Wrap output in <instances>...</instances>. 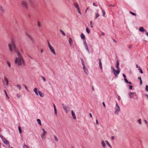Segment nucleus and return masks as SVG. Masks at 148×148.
Wrapping results in <instances>:
<instances>
[{"mask_svg":"<svg viewBox=\"0 0 148 148\" xmlns=\"http://www.w3.org/2000/svg\"><path fill=\"white\" fill-rule=\"evenodd\" d=\"M132 45H130L128 46V48L129 49H130L132 48Z\"/></svg>","mask_w":148,"mask_h":148,"instance_id":"obj_58","label":"nucleus"},{"mask_svg":"<svg viewBox=\"0 0 148 148\" xmlns=\"http://www.w3.org/2000/svg\"><path fill=\"white\" fill-rule=\"evenodd\" d=\"M81 62H82V65L83 66V70H85L86 69V68L85 64H84L83 60L82 59V60L81 61Z\"/></svg>","mask_w":148,"mask_h":148,"instance_id":"obj_20","label":"nucleus"},{"mask_svg":"<svg viewBox=\"0 0 148 148\" xmlns=\"http://www.w3.org/2000/svg\"><path fill=\"white\" fill-rule=\"evenodd\" d=\"M28 56L29 57V58H30V59H32L33 60V58L32 57H31V56Z\"/></svg>","mask_w":148,"mask_h":148,"instance_id":"obj_60","label":"nucleus"},{"mask_svg":"<svg viewBox=\"0 0 148 148\" xmlns=\"http://www.w3.org/2000/svg\"><path fill=\"white\" fill-rule=\"evenodd\" d=\"M139 30L140 31L142 32H146L147 30L145 29L143 27H141L139 29Z\"/></svg>","mask_w":148,"mask_h":148,"instance_id":"obj_11","label":"nucleus"},{"mask_svg":"<svg viewBox=\"0 0 148 148\" xmlns=\"http://www.w3.org/2000/svg\"><path fill=\"white\" fill-rule=\"evenodd\" d=\"M7 63L9 67L10 68L11 67V65L10 63L9 62L7 61Z\"/></svg>","mask_w":148,"mask_h":148,"instance_id":"obj_35","label":"nucleus"},{"mask_svg":"<svg viewBox=\"0 0 148 148\" xmlns=\"http://www.w3.org/2000/svg\"><path fill=\"white\" fill-rule=\"evenodd\" d=\"M37 88H34V91L35 92V93H36V94L37 95H38V92H37Z\"/></svg>","mask_w":148,"mask_h":148,"instance_id":"obj_25","label":"nucleus"},{"mask_svg":"<svg viewBox=\"0 0 148 148\" xmlns=\"http://www.w3.org/2000/svg\"><path fill=\"white\" fill-rule=\"evenodd\" d=\"M74 5L75 8L77 9L79 8L78 4L77 3H74Z\"/></svg>","mask_w":148,"mask_h":148,"instance_id":"obj_21","label":"nucleus"},{"mask_svg":"<svg viewBox=\"0 0 148 148\" xmlns=\"http://www.w3.org/2000/svg\"><path fill=\"white\" fill-rule=\"evenodd\" d=\"M26 35L30 39L32 42L33 43H35V41L34 38L30 34L28 33H26Z\"/></svg>","mask_w":148,"mask_h":148,"instance_id":"obj_5","label":"nucleus"},{"mask_svg":"<svg viewBox=\"0 0 148 148\" xmlns=\"http://www.w3.org/2000/svg\"><path fill=\"white\" fill-rule=\"evenodd\" d=\"M54 137L55 140L56 142H57L58 140V138H57V137L55 135L54 136Z\"/></svg>","mask_w":148,"mask_h":148,"instance_id":"obj_42","label":"nucleus"},{"mask_svg":"<svg viewBox=\"0 0 148 148\" xmlns=\"http://www.w3.org/2000/svg\"><path fill=\"white\" fill-rule=\"evenodd\" d=\"M54 110V114L56 115V116H57V110Z\"/></svg>","mask_w":148,"mask_h":148,"instance_id":"obj_48","label":"nucleus"},{"mask_svg":"<svg viewBox=\"0 0 148 148\" xmlns=\"http://www.w3.org/2000/svg\"><path fill=\"white\" fill-rule=\"evenodd\" d=\"M145 90L147 91H148V86L147 85H146Z\"/></svg>","mask_w":148,"mask_h":148,"instance_id":"obj_46","label":"nucleus"},{"mask_svg":"<svg viewBox=\"0 0 148 148\" xmlns=\"http://www.w3.org/2000/svg\"><path fill=\"white\" fill-rule=\"evenodd\" d=\"M77 11H78V12L80 14H82V13H81L80 10V9H79V8H78L77 9Z\"/></svg>","mask_w":148,"mask_h":148,"instance_id":"obj_31","label":"nucleus"},{"mask_svg":"<svg viewBox=\"0 0 148 148\" xmlns=\"http://www.w3.org/2000/svg\"><path fill=\"white\" fill-rule=\"evenodd\" d=\"M4 92L5 94V95L6 96V97H7L8 98V99H9V97L8 96V95H7V94L6 92V90H4Z\"/></svg>","mask_w":148,"mask_h":148,"instance_id":"obj_39","label":"nucleus"},{"mask_svg":"<svg viewBox=\"0 0 148 148\" xmlns=\"http://www.w3.org/2000/svg\"><path fill=\"white\" fill-rule=\"evenodd\" d=\"M136 68H140V67L139 66H138V64H136Z\"/></svg>","mask_w":148,"mask_h":148,"instance_id":"obj_55","label":"nucleus"},{"mask_svg":"<svg viewBox=\"0 0 148 148\" xmlns=\"http://www.w3.org/2000/svg\"><path fill=\"white\" fill-rule=\"evenodd\" d=\"M105 142H106L107 145L110 148H112V146L110 145L109 144L108 142V141L105 140Z\"/></svg>","mask_w":148,"mask_h":148,"instance_id":"obj_23","label":"nucleus"},{"mask_svg":"<svg viewBox=\"0 0 148 148\" xmlns=\"http://www.w3.org/2000/svg\"><path fill=\"white\" fill-rule=\"evenodd\" d=\"M111 69H112V71H113V72H114V75L115 76V77H117V76L116 75V74L115 73L116 71L115 70V69L112 66L111 67Z\"/></svg>","mask_w":148,"mask_h":148,"instance_id":"obj_13","label":"nucleus"},{"mask_svg":"<svg viewBox=\"0 0 148 148\" xmlns=\"http://www.w3.org/2000/svg\"><path fill=\"white\" fill-rule=\"evenodd\" d=\"M130 13L132 15H134V16H136V14L135 13H133V12H132L131 11H130Z\"/></svg>","mask_w":148,"mask_h":148,"instance_id":"obj_45","label":"nucleus"},{"mask_svg":"<svg viewBox=\"0 0 148 148\" xmlns=\"http://www.w3.org/2000/svg\"><path fill=\"white\" fill-rule=\"evenodd\" d=\"M21 5L25 8L27 9L28 8L27 2L24 0H22L21 2Z\"/></svg>","mask_w":148,"mask_h":148,"instance_id":"obj_3","label":"nucleus"},{"mask_svg":"<svg viewBox=\"0 0 148 148\" xmlns=\"http://www.w3.org/2000/svg\"><path fill=\"white\" fill-rule=\"evenodd\" d=\"M109 6H110H110H112V7H114L115 6V5H112V4H110L109 5Z\"/></svg>","mask_w":148,"mask_h":148,"instance_id":"obj_49","label":"nucleus"},{"mask_svg":"<svg viewBox=\"0 0 148 148\" xmlns=\"http://www.w3.org/2000/svg\"><path fill=\"white\" fill-rule=\"evenodd\" d=\"M138 79L140 80V84H142V81L141 80V79L140 76L138 77Z\"/></svg>","mask_w":148,"mask_h":148,"instance_id":"obj_30","label":"nucleus"},{"mask_svg":"<svg viewBox=\"0 0 148 148\" xmlns=\"http://www.w3.org/2000/svg\"><path fill=\"white\" fill-rule=\"evenodd\" d=\"M16 97L18 98H19L20 97V96L18 94H16Z\"/></svg>","mask_w":148,"mask_h":148,"instance_id":"obj_54","label":"nucleus"},{"mask_svg":"<svg viewBox=\"0 0 148 148\" xmlns=\"http://www.w3.org/2000/svg\"><path fill=\"white\" fill-rule=\"evenodd\" d=\"M38 93L40 97H43L44 96V94L43 93L41 92L40 91H38Z\"/></svg>","mask_w":148,"mask_h":148,"instance_id":"obj_19","label":"nucleus"},{"mask_svg":"<svg viewBox=\"0 0 148 148\" xmlns=\"http://www.w3.org/2000/svg\"><path fill=\"white\" fill-rule=\"evenodd\" d=\"M26 35L30 39L32 42L33 43H35V41L34 38L30 34L28 33H26Z\"/></svg>","mask_w":148,"mask_h":148,"instance_id":"obj_6","label":"nucleus"},{"mask_svg":"<svg viewBox=\"0 0 148 148\" xmlns=\"http://www.w3.org/2000/svg\"><path fill=\"white\" fill-rule=\"evenodd\" d=\"M48 44L49 47L51 46V45L50 44L48 41Z\"/></svg>","mask_w":148,"mask_h":148,"instance_id":"obj_52","label":"nucleus"},{"mask_svg":"<svg viewBox=\"0 0 148 148\" xmlns=\"http://www.w3.org/2000/svg\"><path fill=\"white\" fill-rule=\"evenodd\" d=\"M93 5L94 6H96V7H97V5H95V3H93Z\"/></svg>","mask_w":148,"mask_h":148,"instance_id":"obj_62","label":"nucleus"},{"mask_svg":"<svg viewBox=\"0 0 148 148\" xmlns=\"http://www.w3.org/2000/svg\"><path fill=\"white\" fill-rule=\"evenodd\" d=\"M37 121L39 125L40 126L42 125L41 121L40 119H37Z\"/></svg>","mask_w":148,"mask_h":148,"instance_id":"obj_24","label":"nucleus"},{"mask_svg":"<svg viewBox=\"0 0 148 148\" xmlns=\"http://www.w3.org/2000/svg\"><path fill=\"white\" fill-rule=\"evenodd\" d=\"M53 107H54V110H56L55 105H54V103H53Z\"/></svg>","mask_w":148,"mask_h":148,"instance_id":"obj_56","label":"nucleus"},{"mask_svg":"<svg viewBox=\"0 0 148 148\" xmlns=\"http://www.w3.org/2000/svg\"><path fill=\"white\" fill-rule=\"evenodd\" d=\"M80 36L82 39H85V36L84 35V34L83 33H82L81 34Z\"/></svg>","mask_w":148,"mask_h":148,"instance_id":"obj_22","label":"nucleus"},{"mask_svg":"<svg viewBox=\"0 0 148 148\" xmlns=\"http://www.w3.org/2000/svg\"><path fill=\"white\" fill-rule=\"evenodd\" d=\"M49 48L51 52H52L54 54L56 55V52L53 47L52 46H51L49 47Z\"/></svg>","mask_w":148,"mask_h":148,"instance_id":"obj_8","label":"nucleus"},{"mask_svg":"<svg viewBox=\"0 0 148 148\" xmlns=\"http://www.w3.org/2000/svg\"><path fill=\"white\" fill-rule=\"evenodd\" d=\"M116 68H117L118 69H119V63L118 60L116 61Z\"/></svg>","mask_w":148,"mask_h":148,"instance_id":"obj_16","label":"nucleus"},{"mask_svg":"<svg viewBox=\"0 0 148 148\" xmlns=\"http://www.w3.org/2000/svg\"><path fill=\"white\" fill-rule=\"evenodd\" d=\"M47 134V132H43V133L41 134V136L43 140H44L45 138V136Z\"/></svg>","mask_w":148,"mask_h":148,"instance_id":"obj_7","label":"nucleus"},{"mask_svg":"<svg viewBox=\"0 0 148 148\" xmlns=\"http://www.w3.org/2000/svg\"><path fill=\"white\" fill-rule=\"evenodd\" d=\"M60 31L63 35H64V36H66L65 34L62 30L60 29Z\"/></svg>","mask_w":148,"mask_h":148,"instance_id":"obj_29","label":"nucleus"},{"mask_svg":"<svg viewBox=\"0 0 148 148\" xmlns=\"http://www.w3.org/2000/svg\"><path fill=\"white\" fill-rule=\"evenodd\" d=\"M2 138V140L3 141V142L4 144L6 145L9 144V142L5 138Z\"/></svg>","mask_w":148,"mask_h":148,"instance_id":"obj_9","label":"nucleus"},{"mask_svg":"<svg viewBox=\"0 0 148 148\" xmlns=\"http://www.w3.org/2000/svg\"><path fill=\"white\" fill-rule=\"evenodd\" d=\"M17 87L19 89V90H21V86L19 84H17Z\"/></svg>","mask_w":148,"mask_h":148,"instance_id":"obj_40","label":"nucleus"},{"mask_svg":"<svg viewBox=\"0 0 148 148\" xmlns=\"http://www.w3.org/2000/svg\"><path fill=\"white\" fill-rule=\"evenodd\" d=\"M124 81H125V82L126 83H127V82H128V80H127V79H126V78H125L124 79Z\"/></svg>","mask_w":148,"mask_h":148,"instance_id":"obj_50","label":"nucleus"},{"mask_svg":"<svg viewBox=\"0 0 148 148\" xmlns=\"http://www.w3.org/2000/svg\"><path fill=\"white\" fill-rule=\"evenodd\" d=\"M0 11L1 12H3L4 11V10L1 6H0Z\"/></svg>","mask_w":148,"mask_h":148,"instance_id":"obj_28","label":"nucleus"},{"mask_svg":"<svg viewBox=\"0 0 148 148\" xmlns=\"http://www.w3.org/2000/svg\"><path fill=\"white\" fill-rule=\"evenodd\" d=\"M144 122L146 124H148V122H147L146 120H145L144 121Z\"/></svg>","mask_w":148,"mask_h":148,"instance_id":"obj_51","label":"nucleus"},{"mask_svg":"<svg viewBox=\"0 0 148 148\" xmlns=\"http://www.w3.org/2000/svg\"><path fill=\"white\" fill-rule=\"evenodd\" d=\"M100 7V8L101 9V11L102 12V14H103V17H105V12L103 10L102 8L99 5Z\"/></svg>","mask_w":148,"mask_h":148,"instance_id":"obj_17","label":"nucleus"},{"mask_svg":"<svg viewBox=\"0 0 148 148\" xmlns=\"http://www.w3.org/2000/svg\"><path fill=\"white\" fill-rule=\"evenodd\" d=\"M71 113L73 118L75 119H76V117L75 112L73 110L71 111Z\"/></svg>","mask_w":148,"mask_h":148,"instance_id":"obj_14","label":"nucleus"},{"mask_svg":"<svg viewBox=\"0 0 148 148\" xmlns=\"http://www.w3.org/2000/svg\"><path fill=\"white\" fill-rule=\"evenodd\" d=\"M99 63L100 69L101 70H102L103 69L102 67V62H101V60L100 58L99 59Z\"/></svg>","mask_w":148,"mask_h":148,"instance_id":"obj_10","label":"nucleus"},{"mask_svg":"<svg viewBox=\"0 0 148 148\" xmlns=\"http://www.w3.org/2000/svg\"><path fill=\"white\" fill-rule=\"evenodd\" d=\"M86 31L88 34L90 33V30L88 27L86 28Z\"/></svg>","mask_w":148,"mask_h":148,"instance_id":"obj_32","label":"nucleus"},{"mask_svg":"<svg viewBox=\"0 0 148 148\" xmlns=\"http://www.w3.org/2000/svg\"><path fill=\"white\" fill-rule=\"evenodd\" d=\"M23 148H29L28 147L25 145H24L23 146Z\"/></svg>","mask_w":148,"mask_h":148,"instance_id":"obj_44","label":"nucleus"},{"mask_svg":"<svg viewBox=\"0 0 148 148\" xmlns=\"http://www.w3.org/2000/svg\"><path fill=\"white\" fill-rule=\"evenodd\" d=\"M24 86H25V89L27 91H28V89H27V87L25 85H24Z\"/></svg>","mask_w":148,"mask_h":148,"instance_id":"obj_53","label":"nucleus"},{"mask_svg":"<svg viewBox=\"0 0 148 148\" xmlns=\"http://www.w3.org/2000/svg\"><path fill=\"white\" fill-rule=\"evenodd\" d=\"M96 124H98V125L99 124V123H98V120L97 119L96 120Z\"/></svg>","mask_w":148,"mask_h":148,"instance_id":"obj_59","label":"nucleus"},{"mask_svg":"<svg viewBox=\"0 0 148 148\" xmlns=\"http://www.w3.org/2000/svg\"><path fill=\"white\" fill-rule=\"evenodd\" d=\"M84 71L85 73L86 74H87L88 73V71L87 69H86L85 70H84Z\"/></svg>","mask_w":148,"mask_h":148,"instance_id":"obj_34","label":"nucleus"},{"mask_svg":"<svg viewBox=\"0 0 148 148\" xmlns=\"http://www.w3.org/2000/svg\"><path fill=\"white\" fill-rule=\"evenodd\" d=\"M41 77L42 79H43V80L44 81V82H45L46 80V79H45V78L43 76H41Z\"/></svg>","mask_w":148,"mask_h":148,"instance_id":"obj_43","label":"nucleus"},{"mask_svg":"<svg viewBox=\"0 0 148 148\" xmlns=\"http://www.w3.org/2000/svg\"><path fill=\"white\" fill-rule=\"evenodd\" d=\"M120 107L118 105L117 103H116V106L114 108V113L115 114H119V113L120 111Z\"/></svg>","mask_w":148,"mask_h":148,"instance_id":"obj_4","label":"nucleus"},{"mask_svg":"<svg viewBox=\"0 0 148 148\" xmlns=\"http://www.w3.org/2000/svg\"><path fill=\"white\" fill-rule=\"evenodd\" d=\"M138 123H139V124L140 125H141V124L142 123H141V119H139L138 120Z\"/></svg>","mask_w":148,"mask_h":148,"instance_id":"obj_36","label":"nucleus"},{"mask_svg":"<svg viewBox=\"0 0 148 148\" xmlns=\"http://www.w3.org/2000/svg\"><path fill=\"white\" fill-rule=\"evenodd\" d=\"M116 73L117 75L119 74L120 73V71L119 69L117 70L116 71L115 73Z\"/></svg>","mask_w":148,"mask_h":148,"instance_id":"obj_37","label":"nucleus"},{"mask_svg":"<svg viewBox=\"0 0 148 148\" xmlns=\"http://www.w3.org/2000/svg\"><path fill=\"white\" fill-rule=\"evenodd\" d=\"M129 89L130 90H132V89L133 86H132L129 85Z\"/></svg>","mask_w":148,"mask_h":148,"instance_id":"obj_47","label":"nucleus"},{"mask_svg":"<svg viewBox=\"0 0 148 148\" xmlns=\"http://www.w3.org/2000/svg\"><path fill=\"white\" fill-rule=\"evenodd\" d=\"M8 47L10 52H12L14 49L15 52L18 55V57L16 58L15 61V64L19 66L25 65V60L21 53L17 49L15 43L13 41H12L11 43L9 44Z\"/></svg>","mask_w":148,"mask_h":148,"instance_id":"obj_1","label":"nucleus"},{"mask_svg":"<svg viewBox=\"0 0 148 148\" xmlns=\"http://www.w3.org/2000/svg\"><path fill=\"white\" fill-rule=\"evenodd\" d=\"M123 76L124 77V78H126V75H125V74H123Z\"/></svg>","mask_w":148,"mask_h":148,"instance_id":"obj_63","label":"nucleus"},{"mask_svg":"<svg viewBox=\"0 0 148 148\" xmlns=\"http://www.w3.org/2000/svg\"><path fill=\"white\" fill-rule=\"evenodd\" d=\"M53 107H54V110H56L55 105H54V103H53Z\"/></svg>","mask_w":148,"mask_h":148,"instance_id":"obj_57","label":"nucleus"},{"mask_svg":"<svg viewBox=\"0 0 148 148\" xmlns=\"http://www.w3.org/2000/svg\"><path fill=\"white\" fill-rule=\"evenodd\" d=\"M101 145L103 148H105L106 147L105 143V142L103 141L102 140L101 142Z\"/></svg>","mask_w":148,"mask_h":148,"instance_id":"obj_18","label":"nucleus"},{"mask_svg":"<svg viewBox=\"0 0 148 148\" xmlns=\"http://www.w3.org/2000/svg\"><path fill=\"white\" fill-rule=\"evenodd\" d=\"M37 26L39 27H41V24L40 22L38 21L37 22Z\"/></svg>","mask_w":148,"mask_h":148,"instance_id":"obj_33","label":"nucleus"},{"mask_svg":"<svg viewBox=\"0 0 148 148\" xmlns=\"http://www.w3.org/2000/svg\"><path fill=\"white\" fill-rule=\"evenodd\" d=\"M128 96L130 98H134L137 99L138 98L136 92H131L129 93Z\"/></svg>","mask_w":148,"mask_h":148,"instance_id":"obj_2","label":"nucleus"},{"mask_svg":"<svg viewBox=\"0 0 148 148\" xmlns=\"http://www.w3.org/2000/svg\"><path fill=\"white\" fill-rule=\"evenodd\" d=\"M102 103H103V106L104 107H106V106H105V104L104 103V102H103Z\"/></svg>","mask_w":148,"mask_h":148,"instance_id":"obj_61","label":"nucleus"},{"mask_svg":"<svg viewBox=\"0 0 148 148\" xmlns=\"http://www.w3.org/2000/svg\"><path fill=\"white\" fill-rule=\"evenodd\" d=\"M95 19H97L98 17H99V14L97 13H95Z\"/></svg>","mask_w":148,"mask_h":148,"instance_id":"obj_27","label":"nucleus"},{"mask_svg":"<svg viewBox=\"0 0 148 148\" xmlns=\"http://www.w3.org/2000/svg\"><path fill=\"white\" fill-rule=\"evenodd\" d=\"M72 39L71 38H69V42L71 46L72 45L71 43L72 42Z\"/></svg>","mask_w":148,"mask_h":148,"instance_id":"obj_26","label":"nucleus"},{"mask_svg":"<svg viewBox=\"0 0 148 148\" xmlns=\"http://www.w3.org/2000/svg\"><path fill=\"white\" fill-rule=\"evenodd\" d=\"M4 79L5 80V82H6V85L8 86L9 84V81H8V80L7 77L5 76L4 77Z\"/></svg>","mask_w":148,"mask_h":148,"instance_id":"obj_15","label":"nucleus"},{"mask_svg":"<svg viewBox=\"0 0 148 148\" xmlns=\"http://www.w3.org/2000/svg\"><path fill=\"white\" fill-rule=\"evenodd\" d=\"M114 136H112L111 137V139L112 140H113L114 139Z\"/></svg>","mask_w":148,"mask_h":148,"instance_id":"obj_64","label":"nucleus"},{"mask_svg":"<svg viewBox=\"0 0 148 148\" xmlns=\"http://www.w3.org/2000/svg\"><path fill=\"white\" fill-rule=\"evenodd\" d=\"M138 70H139L140 73H143L142 70L140 68L138 69Z\"/></svg>","mask_w":148,"mask_h":148,"instance_id":"obj_41","label":"nucleus"},{"mask_svg":"<svg viewBox=\"0 0 148 148\" xmlns=\"http://www.w3.org/2000/svg\"><path fill=\"white\" fill-rule=\"evenodd\" d=\"M18 129L19 133L20 134L22 132H21V127L20 126H18Z\"/></svg>","mask_w":148,"mask_h":148,"instance_id":"obj_38","label":"nucleus"},{"mask_svg":"<svg viewBox=\"0 0 148 148\" xmlns=\"http://www.w3.org/2000/svg\"><path fill=\"white\" fill-rule=\"evenodd\" d=\"M62 106L63 109L66 111V112L67 113L68 111H67V107L64 104H62Z\"/></svg>","mask_w":148,"mask_h":148,"instance_id":"obj_12","label":"nucleus"}]
</instances>
